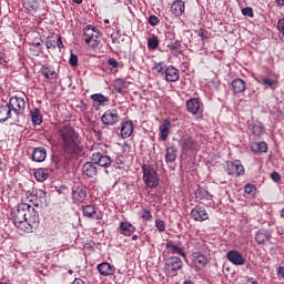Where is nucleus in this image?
Segmentation results:
<instances>
[{
	"label": "nucleus",
	"instance_id": "obj_42",
	"mask_svg": "<svg viewBox=\"0 0 284 284\" xmlns=\"http://www.w3.org/2000/svg\"><path fill=\"white\" fill-rule=\"evenodd\" d=\"M148 48L150 50H156L159 48V38L152 37L148 40Z\"/></svg>",
	"mask_w": 284,
	"mask_h": 284
},
{
	"label": "nucleus",
	"instance_id": "obj_53",
	"mask_svg": "<svg viewBox=\"0 0 284 284\" xmlns=\"http://www.w3.org/2000/svg\"><path fill=\"white\" fill-rule=\"evenodd\" d=\"M244 283L245 284H258V282L256 280H254V277H250V276L244 277Z\"/></svg>",
	"mask_w": 284,
	"mask_h": 284
},
{
	"label": "nucleus",
	"instance_id": "obj_52",
	"mask_svg": "<svg viewBox=\"0 0 284 284\" xmlns=\"http://www.w3.org/2000/svg\"><path fill=\"white\" fill-rule=\"evenodd\" d=\"M271 179L275 183H278V181H281V174L278 172H273V173H271Z\"/></svg>",
	"mask_w": 284,
	"mask_h": 284
},
{
	"label": "nucleus",
	"instance_id": "obj_3",
	"mask_svg": "<svg viewBox=\"0 0 284 284\" xmlns=\"http://www.w3.org/2000/svg\"><path fill=\"white\" fill-rule=\"evenodd\" d=\"M143 172V182L146 187L153 190L154 187H159V174L156 170L152 168V165L144 164L142 166Z\"/></svg>",
	"mask_w": 284,
	"mask_h": 284
},
{
	"label": "nucleus",
	"instance_id": "obj_33",
	"mask_svg": "<svg viewBox=\"0 0 284 284\" xmlns=\"http://www.w3.org/2000/svg\"><path fill=\"white\" fill-rule=\"evenodd\" d=\"M8 119H12L10 105H0V123L8 121Z\"/></svg>",
	"mask_w": 284,
	"mask_h": 284
},
{
	"label": "nucleus",
	"instance_id": "obj_64",
	"mask_svg": "<svg viewBox=\"0 0 284 284\" xmlns=\"http://www.w3.org/2000/svg\"><path fill=\"white\" fill-rule=\"evenodd\" d=\"M184 284H194V283H192V281H189V282H184Z\"/></svg>",
	"mask_w": 284,
	"mask_h": 284
},
{
	"label": "nucleus",
	"instance_id": "obj_55",
	"mask_svg": "<svg viewBox=\"0 0 284 284\" xmlns=\"http://www.w3.org/2000/svg\"><path fill=\"white\" fill-rule=\"evenodd\" d=\"M55 43H57V48H59V50H63V40L61 39V37H58Z\"/></svg>",
	"mask_w": 284,
	"mask_h": 284
},
{
	"label": "nucleus",
	"instance_id": "obj_1",
	"mask_svg": "<svg viewBox=\"0 0 284 284\" xmlns=\"http://www.w3.org/2000/svg\"><path fill=\"white\" fill-rule=\"evenodd\" d=\"M13 224L21 232L32 234L39 227V212L28 203H20L11 210Z\"/></svg>",
	"mask_w": 284,
	"mask_h": 284
},
{
	"label": "nucleus",
	"instance_id": "obj_49",
	"mask_svg": "<svg viewBox=\"0 0 284 284\" xmlns=\"http://www.w3.org/2000/svg\"><path fill=\"white\" fill-rule=\"evenodd\" d=\"M108 63L111 68H113L114 70H116V68H120L121 63H119V61H116V59L114 58H110L108 60Z\"/></svg>",
	"mask_w": 284,
	"mask_h": 284
},
{
	"label": "nucleus",
	"instance_id": "obj_48",
	"mask_svg": "<svg viewBox=\"0 0 284 284\" xmlns=\"http://www.w3.org/2000/svg\"><path fill=\"white\" fill-rule=\"evenodd\" d=\"M242 14L244 17H254V9L252 7H246L242 9Z\"/></svg>",
	"mask_w": 284,
	"mask_h": 284
},
{
	"label": "nucleus",
	"instance_id": "obj_61",
	"mask_svg": "<svg viewBox=\"0 0 284 284\" xmlns=\"http://www.w3.org/2000/svg\"><path fill=\"white\" fill-rule=\"evenodd\" d=\"M278 6H284V0H275Z\"/></svg>",
	"mask_w": 284,
	"mask_h": 284
},
{
	"label": "nucleus",
	"instance_id": "obj_17",
	"mask_svg": "<svg viewBox=\"0 0 284 284\" xmlns=\"http://www.w3.org/2000/svg\"><path fill=\"white\" fill-rule=\"evenodd\" d=\"M195 199L202 203V205L210 206L212 205V195L210 192L203 187H199L195 191Z\"/></svg>",
	"mask_w": 284,
	"mask_h": 284
},
{
	"label": "nucleus",
	"instance_id": "obj_63",
	"mask_svg": "<svg viewBox=\"0 0 284 284\" xmlns=\"http://www.w3.org/2000/svg\"><path fill=\"white\" fill-rule=\"evenodd\" d=\"M132 241H139V235H133Z\"/></svg>",
	"mask_w": 284,
	"mask_h": 284
},
{
	"label": "nucleus",
	"instance_id": "obj_11",
	"mask_svg": "<svg viewBox=\"0 0 284 284\" xmlns=\"http://www.w3.org/2000/svg\"><path fill=\"white\" fill-rule=\"evenodd\" d=\"M226 171L230 175L243 176L245 174V168L241 163V160H235L226 163Z\"/></svg>",
	"mask_w": 284,
	"mask_h": 284
},
{
	"label": "nucleus",
	"instance_id": "obj_15",
	"mask_svg": "<svg viewBox=\"0 0 284 284\" xmlns=\"http://www.w3.org/2000/svg\"><path fill=\"white\" fill-rule=\"evenodd\" d=\"M72 201L75 204L83 203L88 199V191L83 186L75 185L72 187Z\"/></svg>",
	"mask_w": 284,
	"mask_h": 284
},
{
	"label": "nucleus",
	"instance_id": "obj_45",
	"mask_svg": "<svg viewBox=\"0 0 284 284\" xmlns=\"http://www.w3.org/2000/svg\"><path fill=\"white\" fill-rule=\"evenodd\" d=\"M141 219L148 222L152 221V212L148 209H142Z\"/></svg>",
	"mask_w": 284,
	"mask_h": 284
},
{
	"label": "nucleus",
	"instance_id": "obj_32",
	"mask_svg": "<svg viewBox=\"0 0 284 284\" xmlns=\"http://www.w3.org/2000/svg\"><path fill=\"white\" fill-rule=\"evenodd\" d=\"M193 250H195L194 252H200V254H207L210 252L207 244L203 240H195L193 242Z\"/></svg>",
	"mask_w": 284,
	"mask_h": 284
},
{
	"label": "nucleus",
	"instance_id": "obj_38",
	"mask_svg": "<svg viewBox=\"0 0 284 284\" xmlns=\"http://www.w3.org/2000/svg\"><path fill=\"white\" fill-rule=\"evenodd\" d=\"M48 176H49L48 170H45V169H38L34 172V179L39 183H43L48 179Z\"/></svg>",
	"mask_w": 284,
	"mask_h": 284
},
{
	"label": "nucleus",
	"instance_id": "obj_57",
	"mask_svg": "<svg viewBox=\"0 0 284 284\" xmlns=\"http://www.w3.org/2000/svg\"><path fill=\"white\" fill-rule=\"evenodd\" d=\"M0 64L1 65H8V61H6V58L0 53Z\"/></svg>",
	"mask_w": 284,
	"mask_h": 284
},
{
	"label": "nucleus",
	"instance_id": "obj_16",
	"mask_svg": "<svg viewBox=\"0 0 284 284\" xmlns=\"http://www.w3.org/2000/svg\"><path fill=\"white\" fill-rule=\"evenodd\" d=\"M48 193L44 190H36L34 199L31 200L32 205L34 207H43V205H48Z\"/></svg>",
	"mask_w": 284,
	"mask_h": 284
},
{
	"label": "nucleus",
	"instance_id": "obj_51",
	"mask_svg": "<svg viewBox=\"0 0 284 284\" xmlns=\"http://www.w3.org/2000/svg\"><path fill=\"white\" fill-rule=\"evenodd\" d=\"M276 28H277L278 32L284 34V19L283 18L277 21Z\"/></svg>",
	"mask_w": 284,
	"mask_h": 284
},
{
	"label": "nucleus",
	"instance_id": "obj_36",
	"mask_svg": "<svg viewBox=\"0 0 284 284\" xmlns=\"http://www.w3.org/2000/svg\"><path fill=\"white\" fill-rule=\"evenodd\" d=\"M40 74H42L44 79H57V71L50 67L42 65Z\"/></svg>",
	"mask_w": 284,
	"mask_h": 284
},
{
	"label": "nucleus",
	"instance_id": "obj_8",
	"mask_svg": "<svg viewBox=\"0 0 284 284\" xmlns=\"http://www.w3.org/2000/svg\"><path fill=\"white\" fill-rule=\"evenodd\" d=\"M164 267L166 272L176 274V272L183 270V261L181 257L171 256L166 260Z\"/></svg>",
	"mask_w": 284,
	"mask_h": 284
},
{
	"label": "nucleus",
	"instance_id": "obj_24",
	"mask_svg": "<svg viewBox=\"0 0 284 284\" xmlns=\"http://www.w3.org/2000/svg\"><path fill=\"white\" fill-rule=\"evenodd\" d=\"M234 94H241L247 90V82L241 78H236L231 82Z\"/></svg>",
	"mask_w": 284,
	"mask_h": 284
},
{
	"label": "nucleus",
	"instance_id": "obj_40",
	"mask_svg": "<svg viewBox=\"0 0 284 284\" xmlns=\"http://www.w3.org/2000/svg\"><path fill=\"white\" fill-rule=\"evenodd\" d=\"M251 132L254 136H261V135L265 134V130L263 129V126H261L258 124L252 125Z\"/></svg>",
	"mask_w": 284,
	"mask_h": 284
},
{
	"label": "nucleus",
	"instance_id": "obj_22",
	"mask_svg": "<svg viewBox=\"0 0 284 284\" xmlns=\"http://www.w3.org/2000/svg\"><path fill=\"white\" fill-rule=\"evenodd\" d=\"M159 130L161 141H168V136H170V131L172 130V122L169 119L163 120Z\"/></svg>",
	"mask_w": 284,
	"mask_h": 284
},
{
	"label": "nucleus",
	"instance_id": "obj_10",
	"mask_svg": "<svg viewBox=\"0 0 284 284\" xmlns=\"http://www.w3.org/2000/svg\"><path fill=\"white\" fill-rule=\"evenodd\" d=\"M120 119L119 112L114 109L106 110L101 116V121L104 125H116Z\"/></svg>",
	"mask_w": 284,
	"mask_h": 284
},
{
	"label": "nucleus",
	"instance_id": "obj_47",
	"mask_svg": "<svg viewBox=\"0 0 284 284\" xmlns=\"http://www.w3.org/2000/svg\"><path fill=\"white\" fill-rule=\"evenodd\" d=\"M245 194H254L256 192V186L254 184H246L244 186Z\"/></svg>",
	"mask_w": 284,
	"mask_h": 284
},
{
	"label": "nucleus",
	"instance_id": "obj_37",
	"mask_svg": "<svg viewBox=\"0 0 284 284\" xmlns=\"http://www.w3.org/2000/svg\"><path fill=\"white\" fill-rule=\"evenodd\" d=\"M31 121L33 125H41L43 123V116L41 115V111L39 109H34L31 112Z\"/></svg>",
	"mask_w": 284,
	"mask_h": 284
},
{
	"label": "nucleus",
	"instance_id": "obj_50",
	"mask_svg": "<svg viewBox=\"0 0 284 284\" xmlns=\"http://www.w3.org/2000/svg\"><path fill=\"white\" fill-rule=\"evenodd\" d=\"M149 23H150V26H152V27L159 26V17H156V16H150V17H149Z\"/></svg>",
	"mask_w": 284,
	"mask_h": 284
},
{
	"label": "nucleus",
	"instance_id": "obj_26",
	"mask_svg": "<svg viewBox=\"0 0 284 284\" xmlns=\"http://www.w3.org/2000/svg\"><path fill=\"white\" fill-rule=\"evenodd\" d=\"M98 272H100L101 276H112L116 272V268L110 263L103 262L98 265Z\"/></svg>",
	"mask_w": 284,
	"mask_h": 284
},
{
	"label": "nucleus",
	"instance_id": "obj_25",
	"mask_svg": "<svg viewBox=\"0 0 284 284\" xmlns=\"http://www.w3.org/2000/svg\"><path fill=\"white\" fill-rule=\"evenodd\" d=\"M270 239H272V234H270V232L266 230H260L255 234L257 245H267V243H270Z\"/></svg>",
	"mask_w": 284,
	"mask_h": 284
},
{
	"label": "nucleus",
	"instance_id": "obj_41",
	"mask_svg": "<svg viewBox=\"0 0 284 284\" xmlns=\"http://www.w3.org/2000/svg\"><path fill=\"white\" fill-rule=\"evenodd\" d=\"M153 70H155L158 74H165V70H168V67H165V62H158L154 64Z\"/></svg>",
	"mask_w": 284,
	"mask_h": 284
},
{
	"label": "nucleus",
	"instance_id": "obj_34",
	"mask_svg": "<svg viewBox=\"0 0 284 284\" xmlns=\"http://www.w3.org/2000/svg\"><path fill=\"white\" fill-rule=\"evenodd\" d=\"M91 100L94 101V103H98V106L95 110H99L101 105H105L110 99L101 93H94L91 95Z\"/></svg>",
	"mask_w": 284,
	"mask_h": 284
},
{
	"label": "nucleus",
	"instance_id": "obj_39",
	"mask_svg": "<svg viewBox=\"0 0 284 284\" xmlns=\"http://www.w3.org/2000/svg\"><path fill=\"white\" fill-rule=\"evenodd\" d=\"M125 88V81H123V79H116L113 82V90L118 93V94H123V89Z\"/></svg>",
	"mask_w": 284,
	"mask_h": 284
},
{
	"label": "nucleus",
	"instance_id": "obj_58",
	"mask_svg": "<svg viewBox=\"0 0 284 284\" xmlns=\"http://www.w3.org/2000/svg\"><path fill=\"white\" fill-rule=\"evenodd\" d=\"M27 10H36L34 4H30V2L24 3Z\"/></svg>",
	"mask_w": 284,
	"mask_h": 284
},
{
	"label": "nucleus",
	"instance_id": "obj_60",
	"mask_svg": "<svg viewBox=\"0 0 284 284\" xmlns=\"http://www.w3.org/2000/svg\"><path fill=\"white\" fill-rule=\"evenodd\" d=\"M217 183H220V185H227V181L223 179H217Z\"/></svg>",
	"mask_w": 284,
	"mask_h": 284
},
{
	"label": "nucleus",
	"instance_id": "obj_20",
	"mask_svg": "<svg viewBox=\"0 0 284 284\" xmlns=\"http://www.w3.org/2000/svg\"><path fill=\"white\" fill-rule=\"evenodd\" d=\"M165 74V81L169 83H176L181 77V72L179 69L174 68V65H170L164 71Z\"/></svg>",
	"mask_w": 284,
	"mask_h": 284
},
{
	"label": "nucleus",
	"instance_id": "obj_35",
	"mask_svg": "<svg viewBox=\"0 0 284 284\" xmlns=\"http://www.w3.org/2000/svg\"><path fill=\"white\" fill-rule=\"evenodd\" d=\"M251 150L255 154H258V152L265 153V152H267V143L266 142H253L251 144Z\"/></svg>",
	"mask_w": 284,
	"mask_h": 284
},
{
	"label": "nucleus",
	"instance_id": "obj_21",
	"mask_svg": "<svg viewBox=\"0 0 284 284\" xmlns=\"http://www.w3.org/2000/svg\"><path fill=\"white\" fill-rule=\"evenodd\" d=\"M48 158V151H45V148L39 146L34 148L31 154L32 161L36 163H43L45 159Z\"/></svg>",
	"mask_w": 284,
	"mask_h": 284
},
{
	"label": "nucleus",
	"instance_id": "obj_30",
	"mask_svg": "<svg viewBox=\"0 0 284 284\" xmlns=\"http://www.w3.org/2000/svg\"><path fill=\"white\" fill-rule=\"evenodd\" d=\"M178 156H179V150L175 146L166 148V153L164 156L165 163H174Z\"/></svg>",
	"mask_w": 284,
	"mask_h": 284
},
{
	"label": "nucleus",
	"instance_id": "obj_44",
	"mask_svg": "<svg viewBox=\"0 0 284 284\" xmlns=\"http://www.w3.org/2000/svg\"><path fill=\"white\" fill-rule=\"evenodd\" d=\"M155 227H156L158 232H160V233L165 232V221H163L161 219H156L155 220Z\"/></svg>",
	"mask_w": 284,
	"mask_h": 284
},
{
	"label": "nucleus",
	"instance_id": "obj_5",
	"mask_svg": "<svg viewBox=\"0 0 284 284\" xmlns=\"http://www.w3.org/2000/svg\"><path fill=\"white\" fill-rule=\"evenodd\" d=\"M99 30L94 26H87L83 30L84 42L88 43V45L91 43L92 48H97V45H99Z\"/></svg>",
	"mask_w": 284,
	"mask_h": 284
},
{
	"label": "nucleus",
	"instance_id": "obj_19",
	"mask_svg": "<svg viewBox=\"0 0 284 284\" xmlns=\"http://www.w3.org/2000/svg\"><path fill=\"white\" fill-rule=\"evenodd\" d=\"M82 174L89 179H94L99 174V166L93 161L87 162L82 166Z\"/></svg>",
	"mask_w": 284,
	"mask_h": 284
},
{
	"label": "nucleus",
	"instance_id": "obj_2",
	"mask_svg": "<svg viewBox=\"0 0 284 284\" xmlns=\"http://www.w3.org/2000/svg\"><path fill=\"white\" fill-rule=\"evenodd\" d=\"M61 148L65 154H79L81 152V136L70 125V123L60 126Z\"/></svg>",
	"mask_w": 284,
	"mask_h": 284
},
{
	"label": "nucleus",
	"instance_id": "obj_28",
	"mask_svg": "<svg viewBox=\"0 0 284 284\" xmlns=\"http://www.w3.org/2000/svg\"><path fill=\"white\" fill-rule=\"evenodd\" d=\"M171 11L174 17H183V13L185 12V2L175 0L171 6Z\"/></svg>",
	"mask_w": 284,
	"mask_h": 284
},
{
	"label": "nucleus",
	"instance_id": "obj_7",
	"mask_svg": "<svg viewBox=\"0 0 284 284\" xmlns=\"http://www.w3.org/2000/svg\"><path fill=\"white\" fill-rule=\"evenodd\" d=\"M165 248L168 250L169 254H178L179 256H182L184 261H187V253H185V246L180 244V242H174L170 240L166 242Z\"/></svg>",
	"mask_w": 284,
	"mask_h": 284
},
{
	"label": "nucleus",
	"instance_id": "obj_43",
	"mask_svg": "<svg viewBox=\"0 0 284 284\" xmlns=\"http://www.w3.org/2000/svg\"><path fill=\"white\" fill-rule=\"evenodd\" d=\"M168 48H169L172 52H178V50H181V42H179V40L171 41V42L168 44Z\"/></svg>",
	"mask_w": 284,
	"mask_h": 284
},
{
	"label": "nucleus",
	"instance_id": "obj_54",
	"mask_svg": "<svg viewBox=\"0 0 284 284\" xmlns=\"http://www.w3.org/2000/svg\"><path fill=\"white\" fill-rule=\"evenodd\" d=\"M277 276L278 278H284V266L277 267Z\"/></svg>",
	"mask_w": 284,
	"mask_h": 284
},
{
	"label": "nucleus",
	"instance_id": "obj_14",
	"mask_svg": "<svg viewBox=\"0 0 284 284\" xmlns=\"http://www.w3.org/2000/svg\"><path fill=\"white\" fill-rule=\"evenodd\" d=\"M191 219L199 223H203V221H207V219H210V214H207V210H205V207L196 205L191 211Z\"/></svg>",
	"mask_w": 284,
	"mask_h": 284
},
{
	"label": "nucleus",
	"instance_id": "obj_4",
	"mask_svg": "<svg viewBox=\"0 0 284 284\" xmlns=\"http://www.w3.org/2000/svg\"><path fill=\"white\" fill-rule=\"evenodd\" d=\"M207 263H210L207 253L193 252L191 254V267L194 270H205V267H207Z\"/></svg>",
	"mask_w": 284,
	"mask_h": 284
},
{
	"label": "nucleus",
	"instance_id": "obj_27",
	"mask_svg": "<svg viewBox=\"0 0 284 284\" xmlns=\"http://www.w3.org/2000/svg\"><path fill=\"white\" fill-rule=\"evenodd\" d=\"M131 134H134V123L129 120L121 125V136L122 139H130Z\"/></svg>",
	"mask_w": 284,
	"mask_h": 284
},
{
	"label": "nucleus",
	"instance_id": "obj_46",
	"mask_svg": "<svg viewBox=\"0 0 284 284\" xmlns=\"http://www.w3.org/2000/svg\"><path fill=\"white\" fill-rule=\"evenodd\" d=\"M69 63L70 65H72V68H77V65H79V57H77V54L74 53H71L69 58Z\"/></svg>",
	"mask_w": 284,
	"mask_h": 284
},
{
	"label": "nucleus",
	"instance_id": "obj_62",
	"mask_svg": "<svg viewBox=\"0 0 284 284\" xmlns=\"http://www.w3.org/2000/svg\"><path fill=\"white\" fill-rule=\"evenodd\" d=\"M73 1H74V3H77L78 6L81 4V3H83V0H73Z\"/></svg>",
	"mask_w": 284,
	"mask_h": 284
},
{
	"label": "nucleus",
	"instance_id": "obj_29",
	"mask_svg": "<svg viewBox=\"0 0 284 284\" xmlns=\"http://www.w3.org/2000/svg\"><path fill=\"white\" fill-rule=\"evenodd\" d=\"M136 232V227L132 225L130 222H121L120 223V234L123 236H132Z\"/></svg>",
	"mask_w": 284,
	"mask_h": 284
},
{
	"label": "nucleus",
	"instance_id": "obj_31",
	"mask_svg": "<svg viewBox=\"0 0 284 284\" xmlns=\"http://www.w3.org/2000/svg\"><path fill=\"white\" fill-rule=\"evenodd\" d=\"M262 85H264V90H276L278 88V80L272 79L270 77H262Z\"/></svg>",
	"mask_w": 284,
	"mask_h": 284
},
{
	"label": "nucleus",
	"instance_id": "obj_18",
	"mask_svg": "<svg viewBox=\"0 0 284 284\" xmlns=\"http://www.w3.org/2000/svg\"><path fill=\"white\" fill-rule=\"evenodd\" d=\"M202 105L201 100L196 98H191L186 101V110L190 114H200V112H203Z\"/></svg>",
	"mask_w": 284,
	"mask_h": 284
},
{
	"label": "nucleus",
	"instance_id": "obj_6",
	"mask_svg": "<svg viewBox=\"0 0 284 284\" xmlns=\"http://www.w3.org/2000/svg\"><path fill=\"white\" fill-rule=\"evenodd\" d=\"M9 105L11 112L16 114V116H21L26 110V100L23 98L13 97L9 100Z\"/></svg>",
	"mask_w": 284,
	"mask_h": 284
},
{
	"label": "nucleus",
	"instance_id": "obj_12",
	"mask_svg": "<svg viewBox=\"0 0 284 284\" xmlns=\"http://www.w3.org/2000/svg\"><path fill=\"white\" fill-rule=\"evenodd\" d=\"M179 145L183 152H194L196 150V142L191 135H183L179 141Z\"/></svg>",
	"mask_w": 284,
	"mask_h": 284
},
{
	"label": "nucleus",
	"instance_id": "obj_13",
	"mask_svg": "<svg viewBox=\"0 0 284 284\" xmlns=\"http://www.w3.org/2000/svg\"><path fill=\"white\" fill-rule=\"evenodd\" d=\"M226 258L232 265L241 266L245 265V256L237 250H231L226 253Z\"/></svg>",
	"mask_w": 284,
	"mask_h": 284
},
{
	"label": "nucleus",
	"instance_id": "obj_56",
	"mask_svg": "<svg viewBox=\"0 0 284 284\" xmlns=\"http://www.w3.org/2000/svg\"><path fill=\"white\" fill-rule=\"evenodd\" d=\"M47 48H48V50H50L52 48H57V45H54V42L49 40V41H47Z\"/></svg>",
	"mask_w": 284,
	"mask_h": 284
},
{
	"label": "nucleus",
	"instance_id": "obj_23",
	"mask_svg": "<svg viewBox=\"0 0 284 284\" xmlns=\"http://www.w3.org/2000/svg\"><path fill=\"white\" fill-rule=\"evenodd\" d=\"M83 216L87 219H94V221H101V213L97 211L93 205H85L82 207Z\"/></svg>",
	"mask_w": 284,
	"mask_h": 284
},
{
	"label": "nucleus",
	"instance_id": "obj_59",
	"mask_svg": "<svg viewBox=\"0 0 284 284\" xmlns=\"http://www.w3.org/2000/svg\"><path fill=\"white\" fill-rule=\"evenodd\" d=\"M33 45H36V48H39V45H41V40L39 38H36L33 40Z\"/></svg>",
	"mask_w": 284,
	"mask_h": 284
},
{
	"label": "nucleus",
	"instance_id": "obj_9",
	"mask_svg": "<svg viewBox=\"0 0 284 284\" xmlns=\"http://www.w3.org/2000/svg\"><path fill=\"white\" fill-rule=\"evenodd\" d=\"M91 161L97 165V168H110L112 165V158L105 155L101 152H95L91 156Z\"/></svg>",
	"mask_w": 284,
	"mask_h": 284
}]
</instances>
